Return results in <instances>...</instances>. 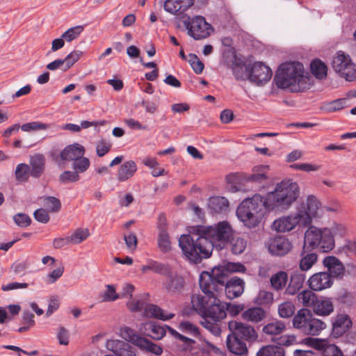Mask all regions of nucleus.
I'll use <instances>...</instances> for the list:
<instances>
[{
  "instance_id": "obj_1",
  "label": "nucleus",
  "mask_w": 356,
  "mask_h": 356,
  "mask_svg": "<svg viewBox=\"0 0 356 356\" xmlns=\"http://www.w3.org/2000/svg\"><path fill=\"white\" fill-rule=\"evenodd\" d=\"M299 196V186L291 180L278 183L274 191L264 197L255 194L243 200L236 209V216L249 228L257 227L262 221L266 210L284 211L288 210Z\"/></svg>"
},
{
  "instance_id": "obj_2",
  "label": "nucleus",
  "mask_w": 356,
  "mask_h": 356,
  "mask_svg": "<svg viewBox=\"0 0 356 356\" xmlns=\"http://www.w3.org/2000/svg\"><path fill=\"white\" fill-rule=\"evenodd\" d=\"M225 280L220 268L204 271L200 275V286L205 296L194 294L191 297L193 308L202 317V326L215 336L220 334V323L227 316L226 302L219 299Z\"/></svg>"
},
{
  "instance_id": "obj_3",
  "label": "nucleus",
  "mask_w": 356,
  "mask_h": 356,
  "mask_svg": "<svg viewBox=\"0 0 356 356\" xmlns=\"http://www.w3.org/2000/svg\"><path fill=\"white\" fill-rule=\"evenodd\" d=\"M192 229V234L181 236L179 245L185 257L195 264L210 257L214 247L223 249L234 234L229 222L225 220L211 226L193 227Z\"/></svg>"
},
{
  "instance_id": "obj_4",
  "label": "nucleus",
  "mask_w": 356,
  "mask_h": 356,
  "mask_svg": "<svg viewBox=\"0 0 356 356\" xmlns=\"http://www.w3.org/2000/svg\"><path fill=\"white\" fill-rule=\"evenodd\" d=\"M275 80L279 88H288L292 92L304 91L310 85V75L299 62L282 63L276 72Z\"/></svg>"
},
{
  "instance_id": "obj_5",
  "label": "nucleus",
  "mask_w": 356,
  "mask_h": 356,
  "mask_svg": "<svg viewBox=\"0 0 356 356\" xmlns=\"http://www.w3.org/2000/svg\"><path fill=\"white\" fill-rule=\"evenodd\" d=\"M305 244L312 250L319 249L323 252L332 251L335 246V241L327 228L320 229L314 226L309 227L305 234Z\"/></svg>"
},
{
  "instance_id": "obj_6",
  "label": "nucleus",
  "mask_w": 356,
  "mask_h": 356,
  "mask_svg": "<svg viewBox=\"0 0 356 356\" xmlns=\"http://www.w3.org/2000/svg\"><path fill=\"white\" fill-rule=\"evenodd\" d=\"M184 24L187 30V34L195 40L206 39L214 31L212 25L201 15L188 17L184 21Z\"/></svg>"
},
{
  "instance_id": "obj_7",
  "label": "nucleus",
  "mask_w": 356,
  "mask_h": 356,
  "mask_svg": "<svg viewBox=\"0 0 356 356\" xmlns=\"http://www.w3.org/2000/svg\"><path fill=\"white\" fill-rule=\"evenodd\" d=\"M334 70L346 80L351 81L356 79V65L350 56L343 51H338L332 63Z\"/></svg>"
},
{
  "instance_id": "obj_8",
  "label": "nucleus",
  "mask_w": 356,
  "mask_h": 356,
  "mask_svg": "<svg viewBox=\"0 0 356 356\" xmlns=\"http://www.w3.org/2000/svg\"><path fill=\"white\" fill-rule=\"evenodd\" d=\"M308 220L309 218L305 213L296 211L275 220L272 229L277 232H287L295 229L297 225L307 227Z\"/></svg>"
},
{
  "instance_id": "obj_9",
  "label": "nucleus",
  "mask_w": 356,
  "mask_h": 356,
  "mask_svg": "<svg viewBox=\"0 0 356 356\" xmlns=\"http://www.w3.org/2000/svg\"><path fill=\"white\" fill-rule=\"evenodd\" d=\"M273 72L262 62H255L250 69L249 80L257 85H262L270 81Z\"/></svg>"
},
{
  "instance_id": "obj_10",
  "label": "nucleus",
  "mask_w": 356,
  "mask_h": 356,
  "mask_svg": "<svg viewBox=\"0 0 356 356\" xmlns=\"http://www.w3.org/2000/svg\"><path fill=\"white\" fill-rule=\"evenodd\" d=\"M228 328L232 333L245 341H254L258 337L254 328L245 323L231 321L228 323Z\"/></svg>"
},
{
  "instance_id": "obj_11",
  "label": "nucleus",
  "mask_w": 356,
  "mask_h": 356,
  "mask_svg": "<svg viewBox=\"0 0 356 356\" xmlns=\"http://www.w3.org/2000/svg\"><path fill=\"white\" fill-rule=\"evenodd\" d=\"M297 211L298 213L301 212V213H305L307 216L309 220L307 223V226H308L311 224L313 218H319L321 216L323 208L318 200L315 196L311 195L307 198L306 205L302 204L297 208Z\"/></svg>"
},
{
  "instance_id": "obj_12",
  "label": "nucleus",
  "mask_w": 356,
  "mask_h": 356,
  "mask_svg": "<svg viewBox=\"0 0 356 356\" xmlns=\"http://www.w3.org/2000/svg\"><path fill=\"white\" fill-rule=\"evenodd\" d=\"M226 276V280L224 282L223 290L225 291L226 297L228 299L232 300L238 298L242 295L244 291L245 282L244 281L237 277H233L227 280V275L224 269L220 268Z\"/></svg>"
},
{
  "instance_id": "obj_13",
  "label": "nucleus",
  "mask_w": 356,
  "mask_h": 356,
  "mask_svg": "<svg viewBox=\"0 0 356 356\" xmlns=\"http://www.w3.org/2000/svg\"><path fill=\"white\" fill-rule=\"evenodd\" d=\"M268 250L274 255L283 256L292 249V244L289 240L282 236L272 238L268 242Z\"/></svg>"
},
{
  "instance_id": "obj_14",
  "label": "nucleus",
  "mask_w": 356,
  "mask_h": 356,
  "mask_svg": "<svg viewBox=\"0 0 356 356\" xmlns=\"http://www.w3.org/2000/svg\"><path fill=\"white\" fill-rule=\"evenodd\" d=\"M305 341L321 351L323 356H342L341 350L334 344H330L325 341L312 338L305 339Z\"/></svg>"
},
{
  "instance_id": "obj_15",
  "label": "nucleus",
  "mask_w": 356,
  "mask_h": 356,
  "mask_svg": "<svg viewBox=\"0 0 356 356\" xmlns=\"http://www.w3.org/2000/svg\"><path fill=\"white\" fill-rule=\"evenodd\" d=\"M309 286L312 291H321L330 288L333 282L330 275L326 272L314 274L308 280Z\"/></svg>"
},
{
  "instance_id": "obj_16",
  "label": "nucleus",
  "mask_w": 356,
  "mask_h": 356,
  "mask_svg": "<svg viewBox=\"0 0 356 356\" xmlns=\"http://www.w3.org/2000/svg\"><path fill=\"white\" fill-rule=\"evenodd\" d=\"M140 332L154 340H160L165 335L166 330L165 326L154 321H148L140 325Z\"/></svg>"
},
{
  "instance_id": "obj_17",
  "label": "nucleus",
  "mask_w": 356,
  "mask_h": 356,
  "mask_svg": "<svg viewBox=\"0 0 356 356\" xmlns=\"http://www.w3.org/2000/svg\"><path fill=\"white\" fill-rule=\"evenodd\" d=\"M106 348L116 356H136L132 347L127 342L111 339L106 342Z\"/></svg>"
},
{
  "instance_id": "obj_18",
  "label": "nucleus",
  "mask_w": 356,
  "mask_h": 356,
  "mask_svg": "<svg viewBox=\"0 0 356 356\" xmlns=\"http://www.w3.org/2000/svg\"><path fill=\"white\" fill-rule=\"evenodd\" d=\"M353 325V322L348 314H338L332 324V334L339 337L348 332Z\"/></svg>"
},
{
  "instance_id": "obj_19",
  "label": "nucleus",
  "mask_w": 356,
  "mask_h": 356,
  "mask_svg": "<svg viewBox=\"0 0 356 356\" xmlns=\"http://www.w3.org/2000/svg\"><path fill=\"white\" fill-rule=\"evenodd\" d=\"M313 250L304 242L299 261V268L302 271L309 270L317 261L318 255Z\"/></svg>"
},
{
  "instance_id": "obj_20",
  "label": "nucleus",
  "mask_w": 356,
  "mask_h": 356,
  "mask_svg": "<svg viewBox=\"0 0 356 356\" xmlns=\"http://www.w3.org/2000/svg\"><path fill=\"white\" fill-rule=\"evenodd\" d=\"M312 316L313 314L310 310L305 308L299 309L293 318V327L305 334Z\"/></svg>"
},
{
  "instance_id": "obj_21",
  "label": "nucleus",
  "mask_w": 356,
  "mask_h": 356,
  "mask_svg": "<svg viewBox=\"0 0 356 356\" xmlns=\"http://www.w3.org/2000/svg\"><path fill=\"white\" fill-rule=\"evenodd\" d=\"M165 275H167V280L163 284L165 289L170 294L179 293L185 285L183 277L170 272Z\"/></svg>"
},
{
  "instance_id": "obj_22",
  "label": "nucleus",
  "mask_w": 356,
  "mask_h": 356,
  "mask_svg": "<svg viewBox=\"0 0 356 356\" xmlns=\"http://www.w3.org/2000/svg\"><path fill=\"white\" fill-rule=\"evenodd\" d=\"M323 266L327 268L330 276L339 277L344 273V266L343 264L334 256H327L323 259Z\"/></svg>"
},
{
  "instance_id": "obj_23",
  "label": "nucleus",
  "mask_w": 356,
  "mask_h": 356,
  "mask_svg": "<svg viewBox=\"0 0 356 356\" xmlns=\"http://www.w3.org/2000/svg\"><path fill=\"white\" fill-rule=\"evenodd\" d=\"M231 68L233 74L237 80H249L250 66L245 65L241 59L234 56L232 60Z\"/></svg>"
},
{
  "instance_id": "obj_24",
  "label": "nucleus",
  "mask_w": 356,
  "mask_h": 356,
  "mask_svg": "<svg viewBox=\"0 0 356 356\" xmlns=\"http://www.w3.org/2000/svg\"><path fill=\"white\" fill-rule=\"evenodd\" d=\"M138 170L135 161L130 160L123 163L118 168L117 179L120 182H124L131 179Z\"/></svg>"
},
{
  "instance_id": "obj_25",
  "label": "nucleus",
  "mask_w": 356,
  "mask_h": 356,
  "mask_svg": "<svg viewBox=\"0 0 356 356\" xmlns=\"http://www.w3.org/2000/svg\"><path fill=\"white\" fill-rule=\"evenodd\" d=\"M227 347L231 353L235 355H242L248 351L245 343L232 332L227 336Z\"/></svg>"
},
{
  "instance_id": "obj_26",
  "label": "nucleus",
  "mask_w": 356,
  "mask_h": 356,
  "mask_svg": "<svg viewBox=\"0 0 356 356\" xmlns=\"http://www.w3.org/2000/svg\"><path fill=\"white\" fill-rule=\"evenodd\" d=\"M85 154L84 147L78 144L74 143L65 147L60 153V157L64 161H73L81 157Z\"/></svg>"
},
{
  "instance_id": "obj_27",
  "label": "nucleus",
  "mask_w": 356,
  "mask_h": 356,
  "mask_svg": "<svg viewBox=\"0 0 356 356\" xmlns=\"http://www.w3.org/2000/svg\"><path fill=\"white\" fill-rule=\"evenodd\" d=\"M144 315L148 318H154L162 321L169 320L175 316L172 313L165 314L163 309L154 304H147L145 306Z\"/></svg>"
},
{
  "instance_id": "obj_28",
  "label": "nucleus",
  "mask_w": 356,
  "mask_h": 356,
  "mask_svg": "<svg viewBox=\"0 0 356 356\" xmlns=\"http://www.w3.org/2000/svg\"><path fill=\"white\" fill-rule=\"evenodd\" d=\"M266 316V311L259 307L249 308L242 313L243 320L254 323L262 321Z\"/></svg>"
},
{
  "instance_id": "obj_29",
  "label": "nucleus",
  "mask_w": 356,
  "mask_h": 356,
  "mask_svg": "<svg viewBox=\"0 0 356 356\" xmlns=\"http://www.w3.org/2000/svg\"><path fill=\"white\" fill-rule=\"evenodd\" d=\"M313 311L318 316H328L333 312L334 305L330 298H317Z\"/></svg>"
},
{
  "instance_id": "obj_30",
  "label": "nucleus",
  "mask_w": 356,
  "mask_h": 356,
  "mask_svg": "<svg viewBox=\"0 0 356 356\" xmlns=\"http://www.w3.org/2000/svg\"><path fill=\"white\" fill-rule=\"evenodd\" d=\"M208 207L211 213H220L225 212L229 208V202L220 196L211 197L208 200Z\"/></svg>"
},
{
  "instance_id": "obj_31",
  "label": "nucleus",
  "mask_w": 356,
  "mask_h": 356,
  "mask_svg": "<svg viewBox=\"0 0 356 356\" xmlns=\"http://www.w3.org/2000/svg\"><path fill=\"white\" fill-rule=\"evenodd\" d=\"M305 280V275L298 272L293 273L291 275V279L286 288L285 293L290 296L295 295L302 288Z\"/></svg>"
},
{
  "instance_id": "obj_32",
  "label": "nucleus",
  "mask_w": 356,
  "mask_h": 356,
  "mask_svg": "<svg viewBox=\"0 0 356 356\" xmlns=\"http://www.w3.org/2000/svg\"><path fill=\"white\" fill-rule=\"evenodd\" d=\"M286 330V325L280 321H274L266 325L262 328V332L270 336V339L274 337H279Z\"/></svg>"
},
{
  "instance_id": "obj_33",
  "label": "nucleus",
  "mask_w": 356,
  "mask_h": 356,
  "mask_svg": "<svg viewBox=\"0 0 356 356\" xmlns=\"http://www.w3.org/2000/svg\"><path fill=\"white\" fill-rule=\"evenodd\" d=\"M269 166L267 165H256L252 169V174L249 176L248 180L252 182L263 184L268 179Z\"/></svg>"
},
{
  "instance_id": "obj_34",
  "label": "nucleus",
  "mask_w": 356,
  "mask_h": 356,
  "mask_svg": "<svg viewBox=\"0 0 356 356\" xmlns=\"http://www.w3.org/2000/svg\"><path fill=\"white\" fill-rule=\"evenodd\" d=\"M165 330L167 329L169 333L173 336L175 339L179 340L183 343V344L180 346V350L183 352L191 351L193 349V346L195 343V341L188 337H186L178 332H177L173 328L169 326H165Z\"/></svg>"
},
{
  "instance_id": "obj_35",
  "label": "nucleus",
  "mask_w": 356,
  "mask_h": 356,
  "mask_svg": "<svg viewBox=\"0 0 356 356\" xmlns=\"http://www.w3.org/2000/svg\"><path fill=\"white\" fill-rule=\"evenodd\" d=\"M310 69L311 72L316 79H323L327 76V67L319 59H315L311 63Z\"/></svg>"
},
{
  "instance_id": "obj_36",
  "label": "nucleus",
  "mask_w": 356,
  "mask_h": 356,
  "mask_svg": "<svg viewBox=\"0 0 356 356\" xmlns=\"http://www.w3.org/2000/svg\"><path fill=\"white\" fill-rule=\"evenodd\" d=\"M120 335L127 341H129L136 346H139L140 340H143V337L137 334L135 330L129 327H122L120 329Z\"/></svg>"
},
{
  "instance_id": "obj_37",
  "label": "nucleus",
  "mask_w": 356,
  "mask_h": 356,
  "mask_svg": "<svg viewBox=\"0 0 356 356\" xmlns=\"http://www.w3.org/2000/svg\"><path fill=\"white\" fill-rule=\"evenodd\" d=\"M284 349L275 345L264 346L257 353V356H284Z\"/></svg>"
},
{
  "instance_id": "obj_38",
  "label": "nucleus",
  "mask_w": 356,
  "mask_h": 356,
  "mask_svg": "<svg viewBox=\"0 0 356 356\" xmlns=\"http://www.w3.org/2000/svg\"><path fill=\"white\" fill-rule=\"evenodd\" d=\"M297 298L305 307L313 308L318 298L312 291L304 290L298 294Z\"/></svg>"
},
{
  "instance_id": "obj_39",
  "label": "nucleus",
  "mask_w": 356,
  "mask_h": 356,
  "mask_svg": "<svg viewBox=\"0 0 356 356\" xmlns=\"http://www.w3.org/2000/svg\"><path fill=\"white\" fill-rule=\"evenodd\" d=\"M309 322L307 330L305 334L317 336L326 327L325 322L314 316H312Z\"/></svg>"
},
{
  "instance_id": "obj_40",
  "label": "nucleus",
  "mask_w": 356,
  "mask_h": 356,
  "mask_svg": "<svg viewBox=\"0 0 356 356\" xmlns=\"http://www.w3.org/2000/svg\"><path fill=\"white\" fill-rule=\"evenodd\" d=\"M288 281V275L286 272L280 271L273 275L270 278L272 287L276 291L282 289Z\"/></svg>"
},
{
  "instance_id": "obj_41",
  "label": "nucleus",
  "mask_w": 356,
  "mask_h": 356,
  "mask_svg": "<svg viewBox=\"0 0 356 356\" xmlns=\"http://www.w3.org/2000/svg\"><path fill=\"white\" fill-rule=\"evenodd\" d=\"M337 253L348 257H356V241H346L344 244L339 248Z\"/></svg>"
},
{
  "instance_id": "obj_42",
  "label": "nucleus",
  "mask_w": 356,
  "mask_h": 356,
  "mask_svg": "<svg viewBox=\"0 0 356 356\" xmlns=\"http://www.w3.org/2000/svg\"><path fill=\"white\" fill-rule=\"evenodd\" d=\"M157 243L159 249L163 252H167L171 249V243L167 229H161L159 232Z\"/></svg>"
},
{
  "instance_id": "obj_43",
  "label": "nucleus",
  "mask_w": 356,
  "mask_h": 356,
  "mask_svg": "<svg viewBox=\"0 0 356 356\" xmlns=\"http://www.w3.org/2000/svg\"><path fill=\"white\" fill-rule=\"evenodd\" d=\"M347 99H339L326 103L321 106L323 111H338L346 108Z\"/></svg>"
},
{
  "instance_id": "obj_44",
  "label": "nucleus",
  "mask_w": 356,
  "mask_h": 356,
  "mask_svg": "<svg viewBox=\"0 0 356 356\" xmlns=\"http://www.w3.org/2000/svg\"><path fill=\"white\" fill-rule=\"evenodd\" d=\"M86 25L83 26H76L74 27H71L68 29L67 31H65L63 34L62 36L64 38L65 41L67 42H71L72 41L77 39L81 33L83 31Z\"/></svg>"
},
{
  "instance_id": "obj_45",
  "label": "nucleus",
  "mask_w": 356,
  "mask_h": 356,
  "mask_svg": "<svg viewBox=\"0 0 356 356\" xmlns=\"http://www.w3.org/2000/svg\"><path fill=\"white\" fill-rule=\"evenodd\" d=\"M138 347L140 349L154 353L156 355H161L163 353V348L161 346L144 337L143 340H140V344Z\"/></svg>"
},
{
  "instance_id": "obj_46",
  "label": "nucleus",
  "mask_w": 356,
  "mask_h": 356,
  "mask_svg": "<svg viewBox=\"0 0 356 356\" xmlns=\"http://www.w3.org/2000/svg\"><path fill=\"white\" fill-rule=\"evenodd\" d=\"M295 312V305L291 301H285L278 307V314L281 318H288L291 317Z\"/></svg>"
},
{
  "instance_id": "obj_47",
  "label": "nucleus",
  "mask_w": 356,
  "mask_h": 356,
  "mask_svg": "<svg viewBox=\"0 0 356 356\" xmlns=\"http://www.w3.org/2000/svg\"><path fill=\"white\" fill-rule=\"evenodd\" d=\"M31 170L30 169L31 175L34 177H40L44 170V160L41 156H38L32 159Z\"/></svg>"
},
{
  "instance_id": "obj_48",
  "label": "nucleus",
  "mask_w": 356,
  "mask_h": 356,
  "mask_svg": "<svg viewBox=\"0 0 356 356\" xmlns=\"http://www.w3.org/2000/svg\"><path fill=\"white\" fill-rule=\"evenodd\" d=\"M147 270H152L156 273L166 275L169 273V268L163 264L153 261L149 263L148 265L143 266L141 267V271L143 273H146Z\"/></svg>"
},
{
  "instance_id": "obj_49",
  "label": "nucleus",
  "mask_w": 356,
  "mask_h": 356,
  "mask_svg": "<svg viewBox=\"0 0 356 356\" xmlns=\"http://www.w3.org/2000/svg\"><path fill=\"white\" fill-rule=\"evenodd\" d=\"M34 314L30 311H24L22 314V323L24 326L20 327L17 332L22 333L28 331L35 325Z\"/></svg>"
},
{
  "instance_id": "obj_50",
  "label": "nucleus",
  "mask_w": 356,
  "mask_h": 356,
  "mask_svg": "<svg viewBox=\"0 0 356 356\" xmlns=\"http://www.w3.org/2000/svg\"><path fill=\"white\" fill-rule=\"evenodd\" d=\"M231 250L234 254H240L245 250L247 246V241L241 237L232 238Z\"/></svg>"
},
{
  "instance_id": "obj_51",
  "label": "nucleus",
  "mask_w": 356,
  "mask_h": 356,
  "mask_svg": "<svg viewBox=\"0 0 356 356\" xmlns=\"http://www.w3.org/2000/svg\"><path fill=\"white\" fill-rule=\"evenodd\" d=\"M31 175L30 167L25 163L18 164L15 170L16 179L20 181H24L28 179Z\"/></svg>"
},
{
  "instance_id": "obj_52",
  "label": "nucleus",
  "mask_w": 356,
  "mask_h": 356,
  "mask_svg": "<svg viewBox=\"0 0 356 356\" xmlns=\"http://www.w3.org/2000/svg\"><path fill=\"white\" fill-rule=\"evenodd\" d=\"M89 235L88 229L79 228L70 236V241L72 244H79L86 240Z\"/></svg>"
},
{
  "instance_id": "obj_53",
  "label": "nucleus",
  "mask_w": 356,
  "mask_h": 356,
  "mask_svg": "<svg viewBox=\"0 0 356 356\" xmlns=\"http://www.w3.org/2000/svg\"><path fill=\"white\" fill-rule=\"evenodd\" d=\"M271 341L276 343L279 346H289L296 343V337L294 335H280L279 337H274Z\"/></svg>"
},
{
  "instance_id": "obj_54",
  "label": "nucleus",
  "mask_w": 356,
  "mask_h": 356,
  "mask_svg": "<svg viewBox=\"0 0 356 356\" xmlns=\"http://www.w3.org/2000/svg\"><path fill=\"white\" fill-rule=\"evenodd\" d=\"M330 232V235L334 238L343 237L346 234V227L344 225L334 222L330 227H326Z\"/></svg>"
},
{
  "instance_id": "obj_55",
  "label": "nucleus",
  "mask_w": 356,
  "mask_h": 356,
  "mask_svg": "<svg viewBox=\"0 0 356 356\" xmlns=\"http://www.w3.org/2000/svg\"><path fill=\"white\" fill-rule=\"evenodd\" d=\"M188 61L189 64L191 65V67L193 68V71L197 74H200L202 72V71L204 70V64L199 59V58L197 56V55H195L194 54H190L188 55Z\"/></svg>"
},
{
  "instance_id": "obj_56",
  "label": "nucleus",
  "mask_w": 356,
  "mask_h": 356,
  "mask_svg": "<svg viewBox=\"0 0 356 356\" xmlns=\"http://www.w3.org/2000/svg\"><path fill=\"white\" fill-rule=\"evenodd\" d=\"M43 204L49 211H58L61 207L60 200L54 197L48 196L44 198Z\"/></svg>"
},
{
  "instance_id": "obj_57",
  "label": "nucleus",
  "mask_w": 356,
  "mask_h": 356,
  "mask_svg": "<svg viewBox=\"0 0 356 356\" xmlns=\"http://www.w3.org/2000/svg\"><path fill=\"white\" fill-rule=\"evenodd\" d=\"M112 144L105 140H101L96 143L95 149L97 155L102 157L106 155L111 149Z\"/></svg>"
},
{
  "instance_id": "obj_58",
  "label": "nucleus",
  "mask_w": 356,
  "mask_h": 356,
  "mask_svg": "<svg viewBox=\"0 0 356 356\" xmlns=\"http://www.w3.org/2000/svg\"><path fill=\"white\" fill-rule=\"evenodd\" d=\"M89 167V161L87 158L81 157L76 159L73 163L74 170L79 174L85 172Z\"/></svg>"
},
{
  "instance_id": "obj_59",
  "label": "nucleus",
  "mask_w": 356,
  "mask_h": 356,
  "mask_svg": "<svg viewBox=\"0 0 356 356\" xmlns=\"http://www.w3.org/2000/svg\"><path fill=\"white\" fill-rule=\"evenodd\" d=\"M59 179L63 184L74 182L79 179V175L76 171L72 172L67 170L60 175Z\"/></svg>"
},
{
  "instance_id": "obj_60",
  "label": "nucleus",
  "mask_w": 356,
  "mask_h": 356,
  "mask_svg": "<svg viewBox=\"0 0 356 356\" xmlns=\"http://www.w3.org/2000/svg\"><path fill=\"white\" fill-rule=\"evenodd\" d=\"M82 53L79 51H74L68 54L65 58V69L69 70L81 56Z\"/></svg>"
},
{
  "instance_id": "obj_61",
  "label": "nucleus",
  "mask_w": 356,
  "mask_h": 356,
  "mask_svg": "<svg viewBox=\"0 0 356 356\" xmlns=\"http://www.w3.org/2000/svg\"><path fill=\"white\" fill-rule=\"evenodd\" d=\"M13 220L18 226L22 227H28L31 222V219L28 215L21 213L15 215Z\"/></svg>"
},
{
  "instance_id": "obj_62",
  "label": "nucleus",
  "mask_w": 356,
  "mask_h": 356,
  "mask_svg": "<svg viewBox=\"0 0 356 356\" xmlns=\"http://www.w3.org/2000/svg\"><path fill=\"white\" fill-rule=\"evenodd\" d=\"M218 268H222L225 272L227 274V272L234 273H243L245 270V267L241 263H228L225 266H218Z\"/></svg>"
},
{
  "instance_id": "obj_63",
  "label": "nucleus",
  "mask_w": 356,
  "mask_h": 356,
  "mask_svg": "<svg viewBox=\"0 0 356 356\" xmlns=\"http://www.w3.org/2000/svg\"><path fill=\"white\" fill-rule=\"evenodd\" d=\"M244 309L243 304H232L226 302V313L232 316H236Z\"/></svg>"
},
{
  "instance_id": "obj_64",
  "label": "nucleus",
  "mask_w": 356,
  "mask_h": 356,
  "mask_svg": "<svg viewBox=\"0 0 356 356\" xmlns=\"http://www.w3.org/2000/svg\"><path fill=\"white\" fill-rule=\"evenodd\" d=\"M179 327L182 331L191 334L193 336H197L200 334L198 328L188 321L181 322Z\"/></svg>"
}]
</instances>
